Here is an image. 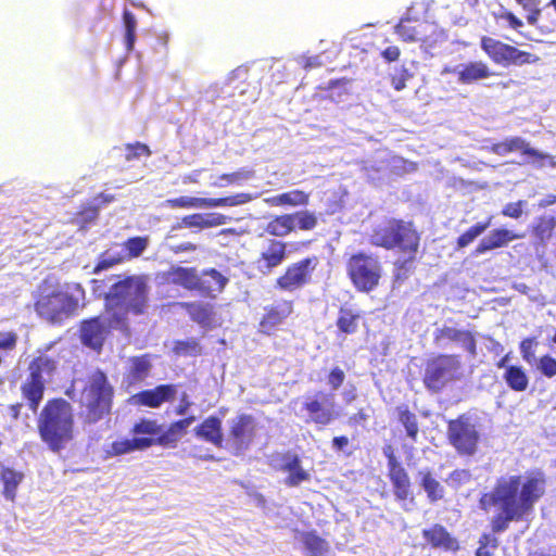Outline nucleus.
<instances>
[{
	"label": "nucleus",
	"mask_w": 556,
	"mask_h": 556,
	"mask_svg": "<svg viewBox=\"0 0 556 556\" xmlns=\"http://www.w3.org/2000/svg\"><path fill=\"white\" fill-rule=\"evenodd\" d=\"M149 155L150 150L146 144L136 143L135 146L127 147L126 160L130 161L132 159L139 157L140 155Z\"/></svg>",
	"instance_id": "nucleus-60"
},
{
	"label": "nucleus",
	"mask_w": 556,
	"mask_h": 556,
	"mask_svg": "<svg viewBox=\"0 0 556 556\" xmlns=\"http://www.w3.org/2000/svg\"><path fill=\"white\" fill-rule=\"evenodd\" d=\"M371 243L386 249L399 248L415 252L418 248V236L415 230L402 222L390 220L378 226L371 235Z\"/></svg>",
	"instance_id": "nucleus-6"
},
{
	"label": "nucleus",
	"mask_w": 556,
	"mask_h": 556,
	"mask_svg": "<svg viewBox=\"0 0 556 556\" xmlns=\"http://www.w3.org/2000/svg\"><path fill=\"white\" fill-rule=\"evenodd\" d=\"M316 265V257H307L291 264L286 273L277 279V286L286 291H294L302 288L311 280Z\"/></svg>",
	"instance_id": "nucleus-13"
},
{
	"label": "nucleus",
	"mask_w": 556,
	"mask_h": 556,
	"mask_svg": "<svg viewBox=\"0 0 556 556\" xmlns=\"http://www.w3.org/2000/svg\"><path fill=\"white\" fill-rule=\"evenodd\" d=\"M503 379L507 386L517 392L527 390L529 386V377L521 366H508L504 371Z\"/></svg>",
	"instance_id": "nucleus-34"
},
{
	"label": "nucleus",
	"mask_w": 556,
	"mask_h": 556,
	"mask_svg": "<svg viewBox=\"0 0 556 556\" xmlns=\"http://www.w3.org/2000/svg\"><path fill=\"white\" fill-rule=\"evenodd\" d=\"M527 201L519 200L517 202H509L503 206L502 215L518 219L521 217L525 208L527 207Z\"/></svg>",
	"instance_id": "nucleus-56"
},
{
	"label": "nucleus",
	"mask_w": 556,
	"mask_h": 556,
	"mask_svg": "<svg viewBox=\"0 0 556 556\" xmlns=\"http://www.w3.org/2000/svg\"><path fill=\"white\" fill-rule=\"evenodd\" d=\"M16 341L17 336L14 332H0V350H13Z\"/></svg>",
	"instance_id": "nucleus-61"
},
{
	"label": "nucleus",
	"mask_w": 556,
	"mask_h": 556,
	"mask_svg": "<svg viewBox=\"0 0 556 556\" xmlns=\"http://www.w3.org/2000/svg\"><path fill=\"white\" fill-rule=\"evenodd\" d=\"M409 17H402L395 26V33L405 41L424 40L427 36V23H419L416 26H409Z\"/></svg>",
	"instance_id": "nucleus-31"
},
{
	"label": "nucleus",
	"mask_w": 556,
	"mask_h": 556,
	"mask_svg": "<svg viewBox=\"0 0 556 556\" xmlns=\"http://www.w3.org/2000/svg\"><path fill=\"white\" fill-rule=\"evenodd\" d=\"M535 342H534V339H525L521 343H520V353L522 355V358L529 364V365H533L535 362H536V357H535V354H534V351H533V346H534Z\"/></svg>",
	"instance_id": "nucleus-58"
},
{
	"label": "nucleus",
	"mask_w": 556,
	"mask_h": 556,
	"mask_svg": "<svg viewBox=\"0 0 556 556\" xmlns=\"http://www.w3.org/2000/svg\"><path fill=\"white\" fill-rule=\"evenodd\" d=\"M523 238L521 235H516L507 229H495L491 231L488 236H485L478 247L476 248L475 254L480 255L488 251L498 249L507 245L510 241L515 239Z\"/></svg>",
	"instance_id": "nucleus-22"
},
{
	"label": "nucleus",
	"mask_w": 556,
	"mask_h": 556,
	"mask_svg": "<svg viewBox=\"0 0 556 556\" xmlns=\"http://www.w3.org/2000/svg\"><path fill=\"white\" fill-rule=\"evenodd\" d=\"M255 197L249 193H238L231 197L211 199V198H195V197H179L169 199L166 203L170 207L182 208H210L220 206H237L250 202Z\"/></svg>",
	"instance_id": "nucleus-11"
},
{
	"label": "nucleus",
	"mask_w": 556,
	"mask_h": 556,
	"mask_svg": "<svg viewBox=\"0 0 556 556\" xmlns=\"http://www.w3.org/2000/svg\"><path fill=\"white\" fill-rule=\"evenodd\" d=\"M291 313V305L285 303L279 309H271L263 319V327H274L280 324Z\"/></svg>",
	"instance_id": "nucleus-51"
},
{
	"label": "nucleus",
	"mask_w": 556,
	"mask_h": 556,
	"mask_svg": "<svg viewBox=\"0 0 556 556\" xmlns=\"http://www.w3.org/2000/svg\"><path fill=\"white\" fill-rule=\"evenodd\" d=\"M485 149H489L491 152L501 156H504L514 151H520L525 156V163L532 162L533 164H538L539 167H542L543 163H541V161L549 160V165L552 167H556V161H553L551 155L531 148L529 143L520 137L508 138L503 142L493 143L490 147H485Z\"/></svg>",
	"instance_id": "nucleus-10"
},
{
	"label": "nucleus",
	"mask_w": 556,
	"mask_h": 556,
	"mask_svg": "<svg viewBox=\"0 0 556 556\" xmlns=\"http://www.w3.org/2000/svg\"><path fill=\"white\" fill-rule=\"evenodd\" d=\"M254 177V170L241 168L230 174H223L212 181L213 187L224 188L228 185L241 186L244 181H248Z\"/></svg>",
	"instance_id": "nucleus-36"
},
{
	"label": "nucleus",
	"mask_w": 556,
	"mask_h": 556,
	"mask_svg": "<svg viewBox=\"0 0 556 556\" xmlns=\"http://www.w3.org/2000/svg\"><path fill=\"white\" fill-rule=\"evenodd\" d=\"M536 61L538 56L525 51H520L517 48L510 46L506 63L522 65L527 63H534Z\"/></svg>",
	"instance_id": "nucleus-53"
},
{
	"label": "nucleus",
	"mask_w": 556,
	"mask_h": 556,
	"mask_svg": "<svg viewBox=\"0 0 556 556\" xmlns=\"http://www.w3.org/2000/svg\"><path fill=\"white\" fill-rule=\"evenodd\" d=\"M448 440L459 454L473 455L479 442V432L475 422L467 416H460L448 422Z\"/></svg>",
	"instance_id": "nucleus-9"
},
{
	"label": "nucleus",
	"mask_w": 556,
	"mask_h": 556,
	"mask_svg": "<svg viewBox=\"0 0 556 556\" xmlns=\"http://www.w3.org/2000/svg\"><path fill=\"white\" fill-rule=\"evenodd\" d=\"M421 488L430 502L434 503L444 496L443 485L432 476L429 469H420L417 473Z\"/></svg>",
	"instance_id": "nucleus-30"
},
{
	"label": "nucleus",
	"mask_w": 556,
	"mask_h": 556,
	"mask_svg": "<svg viewBox=\"0 0 556 556\" xmlns=\"http://www.w3.org/2000/svg\"><path fill=\"white\" fill-rule=\"evenodd\" d=\"M396 410L399 421L405 428L407 437L415 441L418 434V424L416 415L410 413L405 406H399Z\"/></svg>",
	"instance_id": "nucleus-43"
},
{
	"label": "nucleus",
	"mask_w": 556,
	"mask_h": 556,
	"mask_svg": "<svg viewBox=\"0 0 556 556\" xmlns=\"http://www.w3.org/2000/svg\"><path fill=\"white\" fill-rule=\"evenodd\" d=\"M98 217V208L97 207H89L80 213L77 222L81 224V227L84 228L86 224L92 223Z\"/></svg>",
	"instance_id": "nucleus-63"
},
{
	"label": "nucleus",
	"mask_w": 556,
	"mask_h": 556,
	"mask_svg": "<svg viewBox=\"0 0 556 556\" xmlns=\"http://www.w3.org/2000/svg\"><path fill=\"white\" fill-rule=\"evenodd\" d=\"M500 20L516 30H519V28L523 26L522 21L515 16L511 12H504L500 16Z\"/></svg>",
	"instance_id": "nucleus-64"
},
{
	"label": "nucleus",
	"mask_w": 556,
	"mask_h": 556,
	"mask_svg": "<svg viewBox=\"0 0 556 556\" xmlns=\"http://www.w3.org/2000/svg\"><path fill=\"white\" fill-rule=\"evenodd\" d=\"M112 396L113 389L106 376L102 371L92 374L80 396L84 424L91 426L106 417L111 412Z\"/></svg>",
	"instance_id": "nucleus-5"
},
{
	"label": "nucleus",
	"mask_w": 556,
	"mask_h": 556,
	"mask_svg": "<svg viewBox=\"0 0 556 556\" xmlns=\"http://www.w3.org/2000/svg\"><path fill=\"white\" fill-rule=\"evenodd\" d=\"M74 413L72 405L63 400L49 401L38 418V430L52 451H60L73 439Z\"/></svg>",
	"instance_id": "nucleus-4"
},
{
	"label": "nucleus",
	"mask_w": 556,
	"mask_h": 556,
	"mask_svg": "<svg viewBox=\"0 0 556 556\" xmlns=\"http://www.w3.org/2000/svg\"><path fill=\"white\" fill-rule=\"evenodd\" d=\"M491 219L492 218L490 217L486 223H478L471 228H469L465 233H463L457 240L458 248L463 249L470 244L491 225Z\"/></svg>",
	"instance_id": "nucleus-48"
},
{
	"label": "nucleus",
	"mask_w": 556,
	"mask_h": 556,
	"mask_svg": "<svg viewBox=\"0 0 556 556\" xmlns=\"http://www.w3.org/2000/svg\"><path fill=\"white\" fill-rule=\"evenodd\" d=\"M194 417H188L182 420H178L170 425L166 433L164 434V439L166 441H176L179 438H181L185 433L188 427L191 426V424L194 421Z\"/></svg>",
	"instance_id": "nucleus-50"
},
{
	"label": "nucleus",
	"mask_w": 556,
	"mask_h": 556,
	"mask_svg": "<svg viewBox=\"0 0 556 556\" xmlns=\"http://www.w3.org/2000/svg\"><path fill=\"white\" fill-rule=\"evenodd\" d=\"M152 443L153 439L151 438L135 437L134 439H123L105 444L103 451L106 457H113L147 448Z\"/></svg>",
	"instance_id": "nucleus-20"
},
{
	"label": "nucleus",
	"mask_w": 556,
	"mask_h": 556,
	"mask_svg": "<svg viewBox=\"0 0 556 556\" xmlns=\"http://www.w3.org/2000/svg\"><path fill=\"white\" fill-rule=\"evenodd\" d=\"M124 261H126L125 249H123L121 244H115L99 256L98 264L93 271L97 274Z\"/></svg>",
	"instance_id": "nucleus-35"
},
{
	"label": "nucleus",
	"mask_w": 556,
	"mask_h": 556,
	"mask_svg": "<svg viewBox=\"0 0 556 556\" xmlns=\"http://www.w3.org/2000/svg\"><path fill=\"white\" fill-rule=\"evenodd\" d=\"M126 252V260L139 256L148 245V239L142 237H135L128 239L124 244H121Z\"/></svg>",
	"instance_id": "nucleus-49"
},
{
	"label": "nucleus",
	"mask_w": 556,
	"mask_h": 556,
	"mask_svg": "<svg viewBox=\"0 0 556 556\" xmlns=\"http://www.w3.org/2000/svg\"><path fill=\"white\" fill-rule=\"evenodd\" d=\"M134 433L136 435L148 434L154 435L160 433V427L155 421L141 420L134 427Z\"/></svg>",
	"instance_id": "nucleus-57"
},
{
	"label": "nucleus",
	"mask_w": 556,
	"mask_h": 556,
	"mask_svg": "<svg viewBox=\"0 0 556 556\" xmlns=\"http://www.w3.org/2000/svg\"><path fill=\"white\" fill-rule=\"evenodd\" d=\"M80 338L85 345L97 350L101 348L104 340V326L100 319L86 320L81 325Z\"/></svg>",
	"instance_id": "nucleus-24"
},
{
	"label": "nucleus",
	"mask_w": 556,
	"mask_h": 556,
	"mask_svg": "<svg viewBox=\"0 0 556 556\" xmlns=\"http://www.w3.org/2000/svg\"><path fill=\"white\" fill-rule=\"evenodd\" d=\"M555 219L553 217H540L534 226L533 232L541 244H545L552 237L555 228Z\"/></svg>",
	"instance_id": "nucleus-46"
},
{
	"label": "nucleus",
	"mask_w": 556,
	"mask_h": 556,
	"mask_svg": "<svg viewBox=\"0 0 556 556\" xmlns=\"http://www.w3.org/2000/svg\"><path fill=\"white\" fill-rule=\"evenodd\" d=\"M280 469L289 473L286 484L296 486L304 481H308L311 475L301 466L298 455L287 453L281 456Z\"/></svg>",
	"instance_id": "nucleus-19"
},
{
	"label": "nucleus",
	"mask_w": 556,
	"mask_h": 556,
	"mask_svg": "<svg viewBox=\"0 0 556 556\" xmlns=\"http://www.w3.org/2000/svg\"><path fill=\"white\" fill-rule=\"evenodd\" d=\"M435 340L440 344H445L446 342H455L467 352H469L472 356H475L477 353L475 337L468 330L457 329L452 326H443L441 329H438Z\"/></svg>",
	"instance_id": "nucleus-17"
},
{
	"label": "nucleus",
	"mask_w": 556,
	"mask_h": 556,
	"mask_svg": "<svg viewBox=\"0 0 556 556\" xmlns=\"http://www.w3.org/2000/svg\"><path fill=\"white\" fill-rule=\"evenodd\" d=\"M412 75L408 73V71L405 67L395 68L394 73L392 74V86L395 90H402L406 86V80Z\"/></svg>",
	"instance_id": "nucleus-59"
},
{
	"label": "nucleus",
	"mask_w": 556,
	"mask_h": 556,
	"mask_svg": "<svg viewBox=\"0 0 556 556\" xmlns=\"http://www.w3.org/2000/svg\"><path fill=\"white\" fill-rule=\"evenodd\" d=\"M292 219L293 229L313 230L317 226V215L314 212L304 210L289 214Z\"/></svg>",
	"instance_id": "nucleus-45"
},
{
	"label": "nucleus",
	"mask_w": 556,
	"mask_h": 556,
	"mask_svg": "<svg viewBox=\"0 0 556 556\" xmlns=\"http://www.w3.org/2000/svg\"><path fill=\"white\" fill-rule=\"evenodd\" d=\"M197 435L216 446H220L223 442L220 419L213 416L206 418L201 426L197 428Z\"/></svg>",
	"instance_id": "nucleus-29"
},
{
	"label": "nucleus",
	"mask_w": 556,
	"mask_h": 556,
	"mask_svg": "<svg viewBox=\"0 0 556 556\" xmlns=\"http://www.w3.org/2000/svg\"><path fill=\"white\" fill-rule=\"evenodd\" d=\"M286 258L287 243L276 239H267L262 244L255 265L260 273L268 275L280 266Z\"/></svg>",
	"instance_id": "nucleus-15"
},
{
	"label": "nucleus",
	"mask_w": 556,
	"mask_h": 556,
	"mask_svg": "<svg viewBox=\"0 0 556 556\" xmlns=\"http://www.w3.org/2000/svg\"><path fill=\"white\" fill-rule=\"evenodd\" d=\"M309 195L302 190H291L270 198L264 199V202L271 206H305L308 204Z\"/></svg>",
	"instance_id": "nucleus-26"
},
{
	"label": "nucleus",
	"mask_w": 556,
	"mask_h": 556,
	"mask_svg": "<svg viewBox=\"0 0 556 556\" xmlns=\"http://www.w3.org/2000/svg\"><path fill=\"white\" fill-rule=\"evenodd\" d=\"M229 442L237 454L249 448L256 434L257 424L250 415H240L230 421Z\"/></svg>",
	"instance_id": "nucleus-14"
},
{
	"label": "nucleus",
	"mask_w": 556,
	"mask_h": 556,
	"mask_svg": "<svg viewBox=\"0 0 556 556\" xmlns=\"http://www.w3.org/2000/svg\"><path fill=\"white\" fill-rule=\"evenodd\" d=\"M228 217L219 213L191 214L181 219L179 227L206 229L225 225Z\"/></svg>",
	"instance_id": "nucleus-23"
},
{
	"label": "nucleus",
	"mask_w": 556,
	"mask_h": 556,
	"mask_svg": "<svg viewBox=\"0 0 556 556\" xmlns=\"http://www.w3.org/2000/svg\"><path fill=\"white\" fill-rule=\"evenodd\" d=\"M472 479V475L467 469H455L450 473V476L445 479V483L457 490L463 485L468 484Z\"/></svg>",
	"instance_id": "nucleus-52"
},
{
	"label": "nucleus",
	"mask_w": 556,
	"mask_h": 556,
	"mask_svg": "<svg viewBox=\"0 0 556 556\" xmlns=\"http://www.w3.org/2000/svg\"><path fill=\"white\" fill-rule=\"evenodd\" d=\"M459 376V359L453 355H440L428 361L425 368L424 383L427 389L438 392L448 382L458 379Z\"/></svg>",
	"instance_id": "nucleus-8"
},
{
	"label": "nucleus",
	"mask_w": 556,
	"mask_h": 556,
	"mask_svg": "<svg viewBox=\"0 0 556 556\" xmlns=\"http://www.w3.org/2000/svg\"><path fill=\"white\" fill-rule=\"evenodd\" d=\"M83 294L79 285L60 288L43 281L34 294L35 311L46 321L61 324L75 314Z\"/></svg>",
	"instance_id": "nucleus-3"
},
{
	"label": "nucleus",
	"mask_w": 556,
	"mask_h": 556,
	"mask_svg": "<svg viewBox=\"0 0 556 556\" xmlns=\"http://www.w3.org/2000/svg\"><path fill=\"white\" fill-rule=\"evenodd\" d=\"M304 409L308 421L320 426L329 425L337 416L334 412V395L318 392L312 396H305Z\"/></svg>",
	"instance_id": "nucleus-12"
},
{
	"label": "nucleus",
	"mask_w": 556,
	"mask_h": 556,
	"mask_svg": "<svg viewBox=\"0 0 556 556\" xmlns=\"http://www.w3.org/2000/svg\"><path fill=\"white\" fill-rule=\"evenodd\" d=\"M93 292L104 296L108 325L123 328L127 314H142L148 305V281L144 276H112L108 280H92Z\"/></svg>",
	"instance_id": "nucleus-2"
},
{
	"label": "nucleus",
	"mask_w": 556,
	"mask_h": 556,
	"mask_svg": "<svg viewBox=\"0 0 556 556\" xmlns=\"http://www.w3.org/2000/svg\"><path fill=\"white\" fill-rule=\"evenodd\" d=\"M295 538L311 556H326L329 553L328 542L315 532H300Z\"/></svg>",
	"instance_id": "nucleus-28"
},
{
	"label": "nucleus",
	"mask_w": 556,
	"mask_h": 556,
	"mask_svg": "<svg viewBox=\"0 0 556 556\" xmlns=\"http://www.w3.org/2000/svg\"><path fill=\"white\" fill-rule=\"evenodd\" d=\"M227 282L228 279L225 276H223L216 269L212 268L204 270L202 275L199 276V286L197 290H200L207 295L214 296L216 293L223 291Z\"/></svg>",
	"instance_id": "nucleus-25"
},
{
	"label": "nucleus",
	"mask_w": 556,
	"mask_h": 556,
	"mask_svg": "<svg viewBox=\"0 0 556 556\" xmlns=\"http://www.w3.org/2000/svg\"><path fill=\"white\" fill-rule=\"evenodd\" d=\"M177 389L173 384L159 386L152 390L142 391L134 396L136 403L159 407L162 403L170 400L176 394Z\"/></svg>",
	"instance_id": "nucleus-21"
},
{
	"label": "nucleus",
	"mask_w": 556,
	"mask_h": 556,
	"mask_svg": "<svg viewBox=\"0 0 556 556\" xmlns=\"http://www.w3.org/2000/svg\"><path fill=\"white\" fill-rule=\"evenodd\" d=\"M346 270L354 287L363 292L374 290L378 286L381 277L379 261L364 253L351 256L346 265Z\"/></svg>",
	"instance_id": "nucleus-7"
},
{
	"label": "nucleus",
	"mask_w": 556,
	"mask_h": 556,
	"mask_svg": "<svg viewBox=\"0 0 556 556\" xmlns=\"http://www.w3.org/2000/svg\"><path fill=\"white\" fill-rule=\"evenodd\" d=\"M497 547V539L492 534H484L480 540V546L478 547L477 556H492Z\"/></svg>",
	"instance_id": "nucleus-55"
},
{
	"label": "nucleus",
	"mask_w": 556,
	"mask_h": 556,
	"mask_svg": "<svg viewBox=\"0 0 556 556\" xmlns=\"http://www.w3.org/2000/svg\"><path fill=\"white\" fill-rule=\"evenodd\" d=\"M152 365L148 356L134 357L129 362L127 381L135 384L143 381L151 371Z\"/></svg>",
	"instance_id": "nucleus-32"
},
{
	"label": "nucleus",
	"mask_w": 556,
	"mask_h": 556,
	"mask_svg": "<svg viewBox=\"0 0 556 556\" xmlns=\"http://www.w3.org/2000/svg\"><path fill=\"white\" fill-rule=\"evenodd\" d=\"M426 540L433 546H442L447 549H453L456 542L450 536L446 530L441 526H434L429 530L424 531Z\"/></svg>",
	"instance_id": "nucleus-37"
},
{
	"label": "nucleus",
	"mask_w": 556,
	"mask_h": 556,
	"mask_svg": "<svg viewBox=\"0 0 556 556\" xmlns=\"http://www.w3.org/2000/svg\"><path fill=\"white\" fill-rule=\"evenodd\" d=\"M389 477L394 489V495L399 501L405 502L409 500L414 503V497L410 491V481L405 469L400 465L396 458L389 455Z\"/></svg>",
	"instance_id": "nucleus-16"
},
{
	"label": "nucleus",
	"mask_w": 556,
	"mask_h": 556,
	"mask_svg": "<svg viewBox=\"0 0 556 556\" xmlns=\"http://www.w3.org/2000/svg\"><path fill=\"white\" fill-rule=\"evenodd\" d=\"M359 315L349 308H341L337 320V326L341 332L346 334L354 333L357 330Z\"/></svg>",
	"instance_id": "nucleus-44"
},
{
	"label": "nucleus",
	"mask_w": 556,
	"mask_h": 556,
	"mask_svg": "<svg viewBox=\"0 0 556 556\" xmlns=\"http://www.w3.org/2000/svg\"><path fill=\"white\" fill-rule=\"evenodd\" d=\"M195 323L206 326L211 321L212 306L208 303H182L181 304Z\"/></svg>",
	"instance_id": "nucleus-38"
},
{
	"label": "nucleus",
	"mask_w": 556,
	"mask_h": 556,
	"mask_svg": "<svg viewBox=\"0 0 556 556\" xmlns=\"http://www.w3.org/2000/svg\"><path fill=\"white\" fill-rule=\"evenodd\" d=\"M481 48L495 63L504 64L507 61L510 46L491 37H483Z\"/></svg>",
	"instance_id": "nucleus-33"
},
{
	"label": "nucleus",
	"mask_w": 556,
	"mask_h": 556,
	"mask_svg": "<svg viewBox=\"0 0 556 556\" xmlns=\"http://www.w3.org/2000/svg\"><path fill=\"white\" fill-rule=\"evenodd\" d=\"M45 380H38L36 377L30 376L22 386V393L25 400L28 402V406L33 412H36L45 391Z\"/></svg>",
	"instance_id": "nucleus-27"
},
{
	"label": "nucleus",
	"mask_w": 556,
	"mask_h": 556,
	"mask_svg": "<svg viewBox=\"0 0 556 556\" xmlns=\"http://www.w3.org/2000/svg\"><path fill=\"white\" fill-rule=\"evenodd\" d=\"M453 73L462 84H472L480 79L489 78L492 73L486 64L481 61L458 64L453 68H444L442 74Z\"/></svg>",
	"instance_id": "nucleus-18"
},
{
	"label": "nucleus",
	"mask_w": 556,
	"mask_h": 556,
	"mask_svg": "<svg viewBox=\"0 0 556 556\" xmlns=\"http://www.w3.org/2000/svg\"><path fill=\"white\" fill-rule=\"evenodd\" d=\"M533 365H535L541 374L547 378L556 376V359L549 355H544L541 358H538Z\"/></svg>",
	"instance_id": "nucleus-54"
},
{
	"label": "nucleus",
	"mask_w": 556,
	"mask_h": 556,
	"mask_svg": "<svg viewBox=\"0 0 556 556\" xmlns=\"http://www.w3.org/2000/svg\"><path fill=\"white\" fill-rule=\"evenodd\" d=\"M345 375L342 369L334 368L331 370L328 377V383L332 387L333 390H337L344 381Z\"/></svg>",
	"instance_id": "nucleus-62"
},
{
	"label": "nucleus",
	"mask_w": 556,
	"mask_h": 556,
	"mask_svg": "<svg viewBox=\"0 0 556 556\" xmlns=\"http://www.w3.org/2000/svg\"><path fill=\"white\" fill-rule=\"evenodd\" d=\"M265 230L275 237H285L293 231L292 219L289 214L280 215L270 220Z\"/></svg>",
	"instance_id": "nucleus-41"
},
{
	"label": "nucleus",
	"mask_w": 556,
	"mask_h": 556,
	"mask_svg": "<svg viewBox=\"0 0 556 556\" xmlns=\"http://www.w3.org/2000/svg\"><path fill=\"white\" fill-rule=\"evenodd\" d=\"M55 368V364L48 356H39L34 359L29 365V375L36 377L38 380H45L49 377Z\"/></svg>",
	"instance_id": "nucleus-42"
},
{
	"label": "nucleus",
	"mask_w": 556,
	"mask_h": 556,
	"mask_svg": "<svg viewBox=\"0 0 556 556\" xmlns=\"http://www.w3.org/2000/svg\"><path fill=\"white\" fill-rule=\"evenodd\" d=\"M1 480L4 485V497L13 501L16 494V489L23 480V473L10 468H3L1 471Z\"/></svg>",
	"instance_id": "nucleus-39"
},
{
	"label": "nucleus",
	"mask_w": 556,
	"mask_h": 556,
	"mask_svg": "<svg viewBox=\"0 0 556 556\" xmlns=\"http://www.w3.org/2000/svg\"><path fill=\"white\" fill-rule=\"evenodd\" d=\"M173 282L190 290H197L199 286V276L193 268L177 267L172 274Z\"/></svg>",
	"instance_id": "nucleus-40"
},
{
	"label": "nucleus",
	"mask_w": 556,
	"mask_h": 556,
	"mask_svg": "<svg viewBox=\"0 0 556 556\" xmlns=\"http://www.w3.org/2000/svg\"><path fill=\"white\" fill-rule=\"evenodd\" d=\"M124 25H125V45L128 51H131L135 46L136 41V28H137V21L135 15L129 12L125 11L123 15Z\"/></svg>",
	"instance_id": "nucleus-47"
},
{
	"label": "nucleus",
	"mask_w": 556,
	"mask_h": 556,
	"mask_svg": "<svg viewBox=\"0 0 556 556\" xmlns=\"http://www.w3.org/2000/svg\"><path fill=\"white\" fill-rule=\"evenodd\" d=\"M544 493V480L540 477L509 476L498 479L492 492L480 498V507L497 511L492 520L494 532H503L510 521L521 520L533 510Z\"/></svg>",
	"instance_id": "nucleus-1"
}]
</instances>
